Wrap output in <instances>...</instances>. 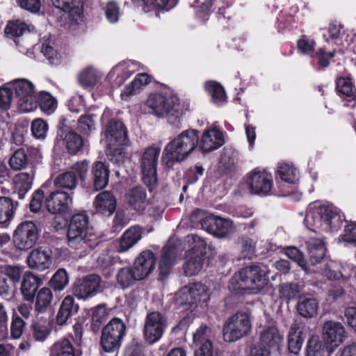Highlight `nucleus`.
Listing matches in <instances>:
<instances>
[{
    "mask_svg": "<svg viewBox=\"0 0 356 356\" xmlns=\"http://www.w3.org/2000/svg\"><path fill=\"white\" fill-rule=\"evenodd\" d=\"M65 122L66 120L64 118L59 120L56 140L63 141L67 152L70 154L75 155L82 150L84 144L83 139L80 134L67 126Z\"/></svg>",
    "mask_w": 356,
    "mask_h": 356,
    "instance_id": "14",
    "label": "nucleus"
},
{
    "mask_svg": "<svg viewBox=\"0 0 356 356\" xmlns=\"http://www.w3.org/2000/svg\"><path fill=\"white\" fill-rule=\"evenodd\" d=\"M95 115L84 114L79 117L77 121V130L84 136H90L95 130Z\"/></svg>",
    "mask_w": 356,
    "mask_h": 356,
    "instance_id": "43",
    "label": "nucleus"
},
{
    "mask_svg": "<svg viewBox=\"0 0 356 356\" xmlns=\"http://www.w3.org/2000/svg\"><path fill=\"white\" fill-rule=\"evenodd\" d=\"M17 205V202L14 204L13 200L8 197H0V223H6L13 218Z\"/></svg>",
    "mask_w": 356,
    "mask_h": 356,
    "instance_id": "41",
    "label": "nucleus"
},
{
    "mask_svg": "<svg viewBox=\"0 0 356 356\" xmlns=\"http://www.w3.org/2000/svg\"><path fill=\"white\" fill-rule=\"evenodd\" d=\"M284 341V334L275 325L265 327L259 334V344L268 352L277 351Z\"/></svg>",
    "mask_w": 356,
    "mask_h": 356,
    "instance_id": "20",
    "label": "nucleus"
},
{
    "mask_svg": "<svg viewBox=\"0 0 356 356\" xmlns=\"http://www.w3.org/2000/svg\"><path fill=\"white\" fill-rule=\"evenodd\" d=\"M167 327L168 318L165 314L156 311L147 313L143 330L145 341L149 345L159 341Z\"/></svg>",
    "mask_w": 356,
    "mask_h": 356,
    "instance_id": "8",
    "label": "nucleus"
},
{
    "mask_svg": "<svg viewBox=\"0 0 356 356\" xmlns=\"http://www.w3.org/2000/svg\"><path fill=\"white\" fill-rule=\"evenodd\" d=\"M143 229L138 225H135L127 229L121 237L122 244L135 245L142 238Z\"/></svg>",
    "mask_w": 356,
    "mask_h": 356,
    "instance_id": "49",
    "label": "nucleus"
},
{
    "mask_svg": "<svg viewBox=\"0 0 356 356\" xmlns=\"http://www.w3.org/2000/svg\"><path fill=\"white\" fill-rule=\"evenodd\" d=\"M44 206L51 214H65L70 211L73 199L70 193L59 188L45 190Z\"/></svg>",
    "mask_w": 356,
    "mask_h": 356,
    "instance_id": "10",
    "label": "nucleus"
},
{
    "mask_svg": "<svg viewBox=\"0 0 356 356\" xmlns=\"http://www.w3.org/2000/svg\"><path fill=\"white\" fill-rule=\"evenodd\" d=\"M26 31H28V26L19 19L9 21L5 28L6 34L15 38L22 35Z\"/></svg>",
    "mask_w": 356,
    "mask_h": 356,
    "instance_id": "52",
    "label": "nucleus"
},
{
    "mask_svg": "<svg viewBox=\"0 0 356 356\" xmlns=\"http://www.w3.org/2000/svg\"><path fill=\"white\" fill-rule=\"evenodd\" d=\"M126 333V325L118 318H112L103 328L100 339L102 350L114 353L120 348Z\"/></svg>",
    "mask_w": 356,
    "mask_h": 356,
    "instance_id": "5",
    "label": "nucleus"
},
{
    "mask_svg": "<svg viewBox=\"0 0 356 356\" xmlns=\"http://www.w3.org/2000/svg\"><path fill=\"white\" fill-rule=\"evenodd\" d=\"M102 278L97 274H90L77 279L72 286V293L79 300L94 297L101 290Z\"/></svg>",
    "mask_w": 356,
    "mask_h": 356,
    "instance_id": "12",
    "label": "nucleus"
},
{
    "mask_svg": "<svg viewBox=\"0 0 356 356\" xmlns=\"http://www.w3.org/2000/svg\"><path fill=\"white\" fill-rule=\"evenodd\" d=\"M302 289V286L296 283H283L280 286V293L287 300L298 297Z\"/></svg>",
    "mask_w": 356,
    "mask_h": 356,
    "instance_id": "54",
    "label": "nucleus"
},
{
    "mask_svg": "<svg viewBox=\"0 0 356 356\" xmlns=\"http://www.w3.org/2000/svg\"><path fill=\"white\" fill-rule=\"evenodd\" d=\"M266 273L258 266H250L235 274L229 282V288L234 291L258 293L266 284Z\"/></svg>",
    "mask_w": 356,
    "mask_h": 356,
    "instance_id": "4",
    "label": "nucleus"
},
{
    "mask_svg": "<svg viewBox=\"0 0 356 356\" xmlns=\"http://www.w3.org/2000/svg\"><path fill=\"white\" fill-rule=\"evenodd\" d=\"M110 171L105 163L95 161L91 168L92 187L94 191L104 188L108 183Z\"/></svg>",
    "mask_w": 356,
    "mask_h": 356,
    "instance_id": "27",
    "label": "nucleus"
},
{
    "mask_svg": "<svg viewBox=\"0 0 356 356\" xmlns=\"http://www.w3.org/2000/svg\"><path fill=\"white\" fill-rule=\"evenodd\" d=\"M147 106L154 115L159 118L168 116L171 123L180 119L189 108L188 104L181 102L177 97L168 98L161 94L150 95L147 100Z\"/></svg>",
    "mask_w": 356,
    "mask_h": 356,
    "instance_id": "2",
    "label": "nucleus"
},
{
    "mask_svg": "<svg viewBox=\"0 0 356 356\" xmlns=\"http://www.w3.org/2000/svg\"><path fill=\"white\" fill-rule=\"evenodd\" d=\"M181 257L177 246H166L161 257L159 264V280L164 281L171 273L172 268L177 259Z\"/></svg>",
    "mask_w": 356,
    "mask_h": 356,
    "instance_id": "23",
    "label": "nucleus"
},
{
    "mask_svg": "<svg viewBox=\"0 0 356 356\" xmlns=\"http://www.w3.org/2000/svg\"><path fill=\"white\" fill-rule=\"evenodd\" d=\"M161 148L152 145L147 147L141 157V168L144 184L152 191L153 187L157 184L156 166L160 154Z\"/></svg>",
    "mask_w": 356,
    "mask_h": 356,
    "instance_id": "9",
    "label": "nucleus"
},
{
    "mask_svg": "<svg viewBox=\"0 0 356 356\" xmlns=\"http://www.w3.org/2000/svg\"><path fill=\"white\" fill-rule=\"evenodd\" d=\"M318 303L316 300L310 296H300L297 305L298 313L303 317L312 318L317 314Z\"/></svg>",
    "mask_w": 356,
    "mask_h": 356,
    "instance_id": "37",
    "label": "nucleus"
},
{
    "mask_svg": "<svg viewBox=\"0 0 356 356\" xmlns=\"http://www.w3.org/2000/svg\"><path fill=\"white\" fill-rule=\"evenodd\" d=\"M341 236L343 242L356 244V222H351L346 225Z\"/></svg>",
    "mask_w": 356,
    "mask_h": 356,
    "instance_id": "64",
    "label": "nucleus"
},
{
    "mask_svg": "<svg viewBox=\"0 0 356 356\" xmlns=\"http://www.w3.org/2000/svg\"><path fill=\"white\" fill-rule=\"evenodd\" d=\"M302 330L300 325L294 323L291 325L288 335V348L291 353L298 355L303 343Z\"/></svg>",
    "mask_w": 356,
    "mask_h": 356,
    "instance_id": "36",
    "label": "nucleus"
},
{
    "mask_svg": "<svg viewBox=\"0 0 356 356\" xmlns=\"http://www.w3.org/2000/svg\"><path fill=\"white\" fill-rule=\"evenodd\" d=\"M47 189V183L42 184V187L35 191L29 202V209L31 212H38L45 199V190Z\"/></svg>",
    "mask_w": 356,
    "mask_h": 356,
    "instance_id": "51",
    "label": "nucleus"
},
{
    "mask_svg": "<svg viewBox=\"0 0 356 356\" xmlns=\"http://www.w3.org/2000/svg\"><path fill=\"white\" fill-rule=\"evenodd\" d=\"M251 329L252 323L248 314L238 312L227 320L223 328V336L227 341L233 342L248 335Z\"/></svg>",
    "mask_w": 356,
    "mask_h": 356,
    "instance_id": "7",
    "label": "nucleus"
},
{
    "mask_svg": "<svg viewBox=\"0 0 356 356\" xmlns=\"http://www.w3.org/2000/svg\"><path fill=\"white\" fill-rule=\"evenodd\" d=\"M90 229L89 217L85 213L74 214L70 222L67 230L69 242L79 243L83 241Z\"/></svg>",
    "mask_w": 356,
    "mask_h": 356,
    "instance_id": "16",
    "label": "nucleus"
},
{
    "mask_svg": "<svg viewBox=\"0 0 356 356\" xmlns=\"http://www.w3.org/2000/svg\"><path fill=\"white\" fill-rule=\"evenodd\" d=\"M34 175L35 172L33 170L29 172H20L15 175L13 177L14 193L17 195L18 199L23 200L31 188Z\"/></svg>",
    "mask_w": 356,
    "mask_h": 356,
    "instance_id": "31",
    "label": "nucleus"
},
{
    "mask_svg": "<svg viewBox=\"0 0 356 356\" xmlns=\"http://www.w3.org/2000/svg\"><path fill=\"white\" fill-rule=\"evenodd\" d=\"M54 6L68 13L69 17L75 22L83 16V3L81 0H51Z\"/></svg>",
    "mask_w": 356,
    "mask_h": 356,
    "instance_id": "30",
    "label": "nucleus"
},
{
    "mask_svg": "<svg viewBox=\"0 0 356 356\" xmlns=\"http://www.w3.org/2000/svg\"><path fill=\"white\" fill-rule=\"evenodd\" d=\"M238 162V152L232 147H225L220 155L218 170L221 174L232 172Z\"/></svg>",
    "mask_w": 356,
    "mask_h": 356,
    "instance_id": "32",
    "label": "nucleus"
},
{
    "mask_svg": "<svg viewBox=\"0 0 356 356\" xmlns=\"http://www.w3.org/2000/svg\"><path fill=\"white\" fill-rule=\"evenodd\" d=\"M277 174L282 181L287 183L294 184L298 180L296 169L288 163H279Z\"/></svg>",
    "mask_w": 356,
    "mask_h": 356,
    "instance_id": "46",
    "label": "nucleus"
},
{
    "mask_svg": "<svg viewBox=\"0 0 356 356\" xmlns=\"http://www.w3.org/2000/svg\"><path fill=\"white\" fill-rule=\"evenodd\" d=\"M13 87L18 98L19 109L23 112H31L38 106L35 95L34 86L26 79H17L13 81Z\"/></svg>",
    "mask_w": 356,
    "mask_h": 356,
    "instance_id": "11",
    "label": "nucleus"
},
{
    "mask_svg": "<svg viewBox=\"0 0 356 356\" xmlns=\"http://www.w3.org/2000/svg\"><path fill=\"white\" fill-rule=\"evenodd\" d=\"M216 254L215 246H193L188 251V260L184 266L185 275H197L205 265H209Z\"/></svg>",
    "mask_w": 356,
    "mask_h": 356,
    "instance_id": "6",
    "label": "nucleus"
},
{
    "mask_svg": "<svg viewBox=\"0 0 356 356\" xmlns=\"http://www.w3.org/2000/svg\"><path fill=\"white\" fill-rule=\"evenodd\" d=\"M211 329L205 325H201L193 334V343L196 346H201L202 343L209 342L211 343L209 337Z\"/></svg>",
    "mask_w": 356,
    "mask_h": 356,
    "instance_id": "59",
    "label": "nucleus"
},
{
    "mask_svg": "<svg viewBox=\"0 0 356 356\" xmlns=\"http://www.w3.org/2000/svg\"><path fill=\"white\" fill-rule=\"evenodd\" d=\"M69 283L67 273L65 268H59L49 281V286L54 291H63Z\"/></svg>",
    "mask_w": 356,
    "mask_h": 356,
    "instance_id": "45",
    "label": "nucleus"
},
{
    "mask_svg": "<svg viewBox=\"0 0 356 356\" xmlns=\"http://www.w3.org/2000/svg\"><path fill=\"white\" fill-rule=\"evenodd\" d=\"M38 238V228L31 221L21 222L13 234L15 245H35Z\"/></svg>",
    "mask_w": 356,
    "mask_h": 356,
    "instance_id": "21",
    "label": "nucleus"
},
{
    "mask_svg": "<svg viewBox=\"0 0 356 356\" xmlns=\"http://www.w3.org/2000/svg\"><path fill=\"white\" fill-rule=\"evenodd\" d=\"M50 356H75L74 349L70 340L63 338L51 346Z\"/></svg>",
    "mask_w": 356,
    "mask_h": 356,
    "instance_id": "40",
    "label": "nucleus"
},
{
    "mask_svg": "<svg viewBox=\"0 0 356 356\" xmlns=\"http://www.w3.org/2000/svg\"><path fill=\"white\" fill-rule=\"evenodd\" d=\"M27 261L31 269L43 271L48 269L51 265L52 252L47 246H39L31 251Z\"/></svg>",
    "mask_w": 356,
    "mask_h": 356,
    "instance_id": "22",
    "label": "nucleus"
},
{
    "mask_svg": "<svg viewBox=\"0 0 356 356\" xmlns=\"http://www.w3.org/2000/svg\"><path fill=\"white\" fill-rule=\"evenodd\" d=\"M79 183V179L74 172L67 171L59 174L54 179V184L58 188H64L70 191L74 190Z\"/></svg>",
    "mask_w": 356,
    "mask_h": 356,
    "instance_id": "39",
    "label": "nucleus"
},
{
    "mask_svg": "<svg viewBox=\"0 0 356 356\" xmlns=\"http://www.w3.org/2000/svg\"><path fill=\"white\" fill-rule=\"evenodd\" d=\"M325 246H308L310 261L312 264L319 263L325 256Z\"/></svg>",
    "mask_w": 356,
    "mask_h": 356,
    "instance_id": "63",
    "label": "nucleus"
},
{
    "mask_svg": "<svg viewBox=\"0 0 356 356\" xmlns=\"http://www.w3.org/2000/svg\"><path fill=\"white\" fill-rule=\"evenodd\" d=\"M346 267L341 264H337L335 261H332L330 264L325 268L323 272V275L327 279L331 280H338L341 278H346L347 275L346 273Z\"/></svg>",
    "mask_w": 356,
    "mask_h": 356,
    "instance_id": "44",
    "label": "nucleus"
},
{
    "mask_svg": "<svg viewBox=\"0 0 356 356\" xmlns=\"http://www.w3.org/2000/svg\"><path fill=\"white\" fill-rule=\"evenodd\" d=\"M0 270L10 279L11 284L19 283L23 273V268L18 265H1Z\"/></svg>",
    "mask_w": 356,
    "mask_h": 356,
    "instance_id": "50",
    "label": "nucleus"
},
{
    "mask_svg": "<svg viewBox=\"0 0 356 356\" xmlns=\"http://www.w3.org/2000/svg\"><path fill=\"white\" fill-rule=\"evenodd\" d=\"M106 137L109 146H126L129 145L127 128L119 120H111L106 127Z\"/></svg>",
    "mask_w": 356,
    "mask_h": 356,
    "instance_id": "18",
    "label": "nucleus"
},
{
    "mask_svg": "<svg viewBox=\"0 0 356 356\" xmlns=\"http://www.w3.org/2000/svg\"><path fill=\"white\" fill-rule=\"evenodd\" d=\"M116 280L121 288L127 289L133 286L136 281L142 280L133 267H123L118 270Z\"/></svg>",
    "mask_w": 356,
    "mask_h": 356,
    "instance_id": "38",
    "label": "nucleus"
},
{
    "mask_svg": "<svg viewBox=\"0 0 356 356\" xmlns=\"http://www.w3.org/2000/svg\"><path fill=\"white\" fill-rule=\"evenodd\" d=\"M37 102L41 110L48 114L53 113L57 107L56 99L47 92H41Z\"/></svg>",
    "mask_w": 356,
    "mask_h": 356,
    "instance_id": "47",
    "label": "nucleus"
},
{
    "mask_svg": "<svg viewBox=\"0 0 356 356\" xmlns=\"http://www.w3.org/2000/svg\"><path fill=\"white\" fill-rule=\"evenodd\" d=\"M35 156L36 162L41 158V154L38 149L19 148L15 150L8 160L10 168L15 171L25 169L32 163V156Z\"/></svg>",
    "mask_w": 356,
    "mask_h": 356,
    "instance_id": "19",
    "label": "nucleus"
},
{
    "mask_svg": "<svg viewBox=\"0 0 356 356\" xmlns=\"http://www.w3.org/2000/svg\"><path fill=\"white\" fill-rule=\"evenodd\" d=\"M47 129V124L42 119H35L31 124V132L36 138L44 139L46 137Z\"/></svg>",
    "mask_w": 356,
    "mask_h": 356,
    "instance_id": "60",
    "label": "nucleus"
},
{
    "mask_svg": "<svg viewBox=\"0 0 356 356\" xmlns=\"http://www.w3.org/2000/svg\"><path fill=\"white\" fill-rule=\"evenodd\" d=\"M205 89L210 94L213 101L222 102L225 100V91L218 82L212 81L207 82Z\"/></svg>",
    "mask_w": 356,
    "mask_h": 356,
    "instance_id": "53",
    "label": "nucleus"
},
{
    "mask_svg": "<svg viewBox=\"0 0 356 356\" xmlns=\"http://www.w3.org/2000/svg\"><path fill=\"white\" fill-rule=\"evenodd\" d=\"M199 131L188 129L181 131L165 147L161 161L168 165L170 163L181 162L197 148L199 145Z\"/></svg>",
    "mask_w": 356,
    "mask_h": 356,
    "instance_id": "1",
    "label": "nucleus"
},
{
    "mask_svg": "<svg viewBox=\"0 0 356 356\" xmlns=\"http://www.w3.org/2000/svg\"><path fill=\"white\" fill-rule=\"evenodd\" d=\"M76 246H60L56 248L55 257L60 260H69L70 259H78L82 257L76 253Z\"/></svg>",
    "mask_w": 356,
    "mask_h": 356,
    "instance_id": "56",
    "label": "nucleus"
},
{
    "mask_svg": "<svg viewBox=\"0 0 356 356\" xmlns=\"http://www.w3.org/2000/svg\"><path fill=\"white\" fill-rule=\"evenodd\" d=\"M333 352V348L330 347L317 337H312L307 341L306 356H330Z\"/></svg>",
    "mask_w": 356,
    "mask_h": 356,
    "instance_id": "35",
    "label": "nucleus"
},
{
    "mask_svg": "<svg viewBox=\"0 0 356 356\" xmlns=\"http://www.w3.org/2000/svg\"><path fill=\"white\" fill-rule=\"evenodd\" d=\"M246 184L251 193L266 196L270 194L273 177L264 170L255 168L247 175Z\"/></svg>",
    "mask_w": 356,
    "mask_h": 356,
    "instance_id": "13",
    "label": "nucleus"
},
{
    "mask_svg": "<svg viewBox=\"0 0 356 356\" xmlns=\"http://www.w3.org/2000/svg\"><path fill=\"white\" fill-rule=\"evenodd\" d=\"M285 252L289 258L296 261L307 273H309L303 253L296 246H287Z\"/></svg>",
    "mask_w": 356,
    "mask_h": 356,
    "instance_id": "57",
    "label": "nucleus"
},
{
    "mask_svg": "<svg viewBox=\"0 0 356 356\" xmlns=\"http://www.w3.org/2000/svg\"><path fill=\"white\" fill-rule=\"evenodd\" d=\"M13 97V92L11 88L2 86L0 87V110L7 111L10 108Z\"/></svg>",
    "mask_w": 356,
    "mask_h": 356,
    "instance_id": "61",
    "label": "nucleus"
},
{
    "mask_svg": "<svg viewBox=\"0 0 356 356\" xmlns=\"http://www.w3.org/2000/svg\"><path fill=\"white\" fill-rule=\"evenodd\" d=\"M99 77L96 70L92 67H88L82 71L79 76V83L83 87H90L95 86Z\"/></svg>",
    "mask_w": 356,
    "mask_h": 356,
    "instance_id": "55",
    "label": "nucleus"
},
{
    "mask_svg": "<svg viewBox=\"0 0 356 356\" xmlns=\"http://www.w3.org/2000/svg\"><path fill=\"white\" fill-rule=\"evenodd\" d=\"M223 134L216 129L207 130L202 136L200 148L204 152L216 149L224 144Z\"/></svg>",
    "mask_w": 356,
    "mask_h": 356,
    "instance_id": "29",
    "label": "nucleus"
},
{
    "mask_svg": "<svg viewBox=\"0 0 356 356\" xmlns=\"http://www.w3.org/2000/svg\"><path fill=\"white\" fill-rule=\"evenodd\" d=\"M53 300V294L49 288L43 287L39 290L36 296L35 308L38 312H44L50 306Z\"/></svg>",
    "mask_w": 356,
    "mask_h": 356,
    "instance_id": "42",
    "label": "nucleus"
},
{
    "mask_svg": "<svg viewBox=\"0 0 356 356\" xmlns=\"http://www.w3.org/2000/svg\"><path fill=\"white\" fill-rule=\"evenodd\" d=\"M41 280L31 272H26L24 275L21 291L24 299L27 301L33 300Z\"/></svg>",
    "mask_w": 356,
    "mask_h": 356,
    "instance_id": "34",
    "label": "nucleus"
},
{
    "mask_svg": "<svg viewBox=\"0 0 356 356\" xmlns=\"http://www.w3.org/2000/svg\"><path fill=\"white\" fill-rule=\"evenodd\" d=\"M156 266V257L150 250H145L136 258L133 268L141 280L149 275Z\"/></svg>",
    "mask_w": 356,
    "mask_h": 356,
    "instance_id": "24",
    "label": "nucleus"
},
{
    "mask_svg": "<svg viewBox=\"0 0 356 356\" xmlns=\"http://www.w3.org/2000/svg\"><path fill=\"white\" fill-rule=\"evenodd\" d=\"M33 336L37 341H44L50 333V330L44 323L35 322L32 325Z\"/></svg>",
    "mask_w": 356,
    "mask_h": 356,
    "instance_id": "62",
    "label": "nucleus"
},
{
    "mask_svg": "<svg viewBox=\"0 0 356 356\" xmlns=\"http://www.w3.org/2000/svg\"><path fill=\"white\" fill-rule=\"evenodd\" d=\"M322 333L324 342L330 347L339 346L346 338V331L343 325L338 321H327L323 325Z\"/></svg>",
    "mask_w": 356,
    "mask_h": 356,
    "instance_id": "17",
    "label": "nucleus"
},
{
    "mask_svg": "<svg viewBox=\"0 0 356 356\" xmlns=\"http://www.w3.org/2000/svg\"><path fill=\"white\" fill-rule=\"evenodd\" d=\"M107 156L108 160L113 164L118 166L122 165L125 157L123 146H113V147L109 146Z\"/></svg>",
    "mask_w": 356,
    "mask_h": 356,
    "instance_id": "58",
    "label": "nucleus"
},
{
    "mask_svg": "<svg viewBox=\"0 0 356 356\" xmlns=\"http://www.w3.org/2000/svg\"><path fill=\"white\" fill-rule=\"evenodd\" d=\"M129 207L135 211L143 212L149 204L145 189L136 186L130 189L125 196Z\"/></svg>",
    "mask_w": 356,
    "mask_h": 356,
    "instance_id": "28",
    "label": "nucleus"
},
{
    "mask_svg": "<svg viewBox=\"0 0 356 356\" xmlns=\"http://www.w3.org/2000/svg\"><path fill=\"white\" fill-rule=\"evenodd\" d=\"M93 206L96 213L111 216L115 211L117 200L111 191H105L95 197Z\"/></svg>",
    "mask_w": 356,
    "mask_h": 356,
    "instance_id": "25",
    "label": "nucleus"
},
{
    "mask_svg": "<svg viewBox=\"0 0 356 356\" xmlns=\"http://www.w3.org/2000/svg\"><path fill=\"white\" fill-rule=\"evenodd\" d=\"M79 308V305L74 303V298L72 296L65 297L56 316V323L59 325H65L73 314L78 312Z\"/></svg>",
    "mask_w": 356,
    "mask_h": 356,
    "instance_id": "33",
    "label": "nucleus"
},
{
    "mask_svg": "<svg viewBox=\"0 0 356 356\" xmlns=\"http://www.w3.org/2000/svg\"><path fill=\"white\" fill-rule=\"evenodd\" d=\"M337 90L339 92L347 97L355 99L356 89L349 77H339L336 81Z\"/></svg>",
    "mask_w": 356,
    "mask_h": 356,
    "instance_id": "48",
    "label": "nucleus"
},
{
    "mask_svg": "<svg viewBox=\"0 0 356 356\" xmlns=\"http://www.w3.org/2000/svg\"><path fill=\"white\" fill-rule=\"evenodd\" d=\"M211 293L210 289L202 283H195L190 288V289L181 292L180 298L182 296V299L185 300L186 302H180V305H192L196 302H207Z\"/></svg>",
    "mask_w": 356,
    "mask_h": 356,
    "instance_id": "26",
    "label": "nucleus"
},
{
    "mask_svg": "<svg viewBox=\"0 0 356 356\" xmlns=\"http://www.w3.org/2000/svg\"><path fill=\"white\" fill-rule=\"evenodd\" d=\"M305 222L314 232L318 229L325 231L337 230L341 225L342 220L337 208L332 205H319L311 208L306 214Z\"/></svg>",
    "mask_w": 356,
    "mask_h": 356,
    "instance_id": "3",
    "label": "nucleus"
},
{
    "mask_svg": "<svg viewBox=\"0 0 356 356\" xmlns=\"http://www.w3.org/2000/svg\"><path fill=\"white\" fill-rule=\"evenodd\" d=\"M202 229L219 238L229 236L234 230L232 221L216 216H208L201 220Z\"/></svg>",
    "mask_w": 356,
    "mask_h": 356,
    "instance_id": "15",
    "label": "nucleus"
}]
</instances>
